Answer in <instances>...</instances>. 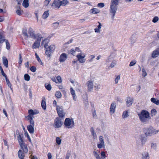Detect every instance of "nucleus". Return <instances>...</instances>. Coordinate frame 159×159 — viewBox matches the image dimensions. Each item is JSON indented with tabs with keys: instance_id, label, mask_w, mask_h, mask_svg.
<instances>
[{
	"instance_id": "nucleus-59",
	"label": "nucleus",
	"mask_w": 159,
	"mask_h": 159,
	"mask_svg": "<svg viewBox=\"0 0 159 159\" xmlns=\"http://www.w3.org/2000/svg\"><path fill=\"white\" fill-rule=\"evenodd\" d=\"M59 23L58 22H56L53 23V26L56 29L57 28L59 25Z\"/></svg>"
},
{
	"instance_id": "nucleus-17",
	"label": "nucleus",
	"mask_w": 159,
	"mask_h": 159,
	"mask_svg": "<svg viewBox=\"0 0 159 159\" xmlns=\"http://www.w3.org/2000/svg\"><path fill=\"white\" fill-rule=\"evenodd\" d=\"M34 126L29 125L27 126V129L29 131V133L31 134H33L34 132Z\"/></svg>"
},
{
	"instance_id": "nucleus-30",
	"label": "nucleus",
	"mask_w": 159,
	"mask_h": 159,
	"mask_svg": "<svg viewBox=\"0 0 159 159\" xmlns=\"http://www.w3.org/2000/svg\"><path fill=\"white\" fill-rule=\"evenodd\" d=\"M39 43L37 41L35 42L32 48L33 49L39 47L40 45Z\"/></svg>"
},
{
	"instance_id": "nucleus-1",
	"label": "nucleus",
	"mask_w": 159,
	"mask_h": 159,
	"mask_svg": "<svg viewBox=\"0 0 159 159\" xmlns=\"http://www.w3.org/2000/svg\"><path fill=\"white\" fill-rule=\"evenodd\" d=\"M138 115L142 122L146 124L148 122L150 118V114L148 111L142 110L140 113H138Z\"/></svg>"
},
{
	"instance_id": "nucleus-22",
	"label": "nucleus",
	"mask_w": 159,
	"mask_h": 159,
	"mask_svg": "<svg viewBox=\"0 0 159 159\" xmlns=\"http://www.w3.org/2000/svg\"><path fill=\"white\" fill-rule=\"evenodd\" d=\"M18 156L19 158L20 159H23L25 156L24 153L21 150H19L18 153Z\"/></svg>"
},
{
	"instance_id": "nucleus-48",
	"label": "nucleus",
	"mask_w": 159,
	"mask_h": 159,
	"mask_svg": "<svg viewBox=\"0 0 159 159\" xmlns=\"http://www.w3.org/2000/svg\"><path fill=\"white\" fill-rule=\"evenodd\" d=\"M6 45V48L7 49L9 50L10 49V44L7 40H6L5 41Z\"/></svg>"
},
{
	"instance_id": "nucleus-46",
	"label": "nucleus",
	"mask_w": 159,
	"mask_h": 159,
	"mask_svg": "<svg viewBox=\"0 0 159 159\" xmlns=\"http://www.w3.org/2000/svg\"><path fill=\"white\" fill-rule=\"evenodd\" d=\"M35 55L36 56V57L37 59V60H38V61L40 63L41 65L42 64V62L41 61V60L40 59V58L39 57V56L37 55V53H35Z\"/></svg>"
},
{
	"instance_id": "nucleus-34",
	"label": "nucleus",
	"mask_w": 159,
	"mask_h": 159,
	"mask_svg": "<svg viewBox=\"0 0 159 159\" xmlns=\"http://www.w3.org/2000/svg\"><path fill=\"white\" fill-rule=\"evenodd\" d=\"M129 116L128 115V112L127 111H125L123 112L122 114V117L125 119L128 117Z\"/></svg>"
},
{
	"instance_id": "nucleus-43",
	"label": "nucleus",
	"mask_w": 159,
	"mask_h": 159,
	"mask_svg": "<svg viewBox=\"0 0 159 159\" xmlns=\"http://www.w3.org/2000/svg\"><path fill=\"white\" fill-rule=\"evenodd\" d=\"M68 53L69 54H72L74 56L75 55V52L74 49H72L68 51Z\"/></svg>"
},
{
	"instance_id": "nucleus-28",
	"label": "nucleus",
	"mask_w": 159,
	"mask_h": 159,
	"mask_svg": "<svg viewBox=\"0 0 159 159\" xmlns=\"http://www.w3.org/2000/svg\"><path fill=\"white\" fill-rule=\"evenodd\" d=\"M151 101L156 105L159 104V100L157 99L154 98H152L151 99Z\"/></svg>"
},
{
	"instance_id": "nucleus-4",
	"label": "nucleus",
	"mask_w": 159,
	"mask_h": 159,
	"mask_svg": "<svg viewBox=\"0 0 159 159\" xmlns=\"http://www.w3.org/2000/svg\"><path fill=\"white\" fill-rule=\"evenodd\" d=\"M64 123L66 127L68 128H72L74 127V122L73 119L66 118Z\"/></svg>"
},
{
	"instance_id": "nucleus-58",
	"label": "nucleus",
	"mask_w": 159,
	"mask_h": 159,
	"mask_svg": "<svg viewBox=\"0 0 159 159\" xmlns=\"http://www.w3.org/2000/svg\"><path fill=\"white\" fill-rule=\"evenodd\" d=\"M0 70L1 71V73L2 75L4 77L6 76V75L4 72V71H3L2 67L1 66H0Z\"/></svg>"
},
{
	"instance_id": "nucleus-60",
	"label": "nucleus",
	"mask_w": 159,
	"mask_h": 159,
	"mask_svg": "<svg viewBox=\"0 0 159 159\" xmlns=\"http://www.w3.org/2000/svg\"><path fill=\"white\" fill-rule=\"evenodd\" d=\"M120 75H118L115 79V84H116L118 83V80H120Z\"/></svg>"
},
{
	"instance_id": "nucleus-23",
	"label": "nucleus",
	"mask_w": 159,
	"mask_h": 159,
	"mask_svg": "<svg viewBox=\"0 0 159 159\" xmlns=\"http://www.w3.org/2000/svg\"><path fill=\"white\" fill-rule=\"evenodd\" d=\"M70 93L73 96V98L75 101L76 100V97L75 94V92L72 88H70Z\"/></svg>"
},
{
	"instance_id": "nucleus-54",
	"label": "nucleus",
	"mask_w": 159,
	"mask_h": 159,
	"mask_svg": "<svg viewBox=\"0 0 159 159\" xmlns=\"http://www.w3.org/2000/svg\"><path fill=\"white\" fill-rule=\"evenodd\" d=\"M159 20V18L157 16H155L152 19V21L154 23H156Z\"/></svg>"
},
{
	"instance_id": "nucleus-53",
	"label": "nucleus",
	"mask_w": 159,
	"mask_h": 159,
	"mask_svg": "<svg viewBox=\"0 0 159 159\" xmlns=\"http://www.w3.org/2000/svg\"><path fill=\"white\" fill-rule=\"evenodd\" d=\"M99 143H104V142L103 139V137L102 136H100L99 137Z\"/></svg>"
},
{
	"instance_id": "nucleus-55",
	"label": "nucleus",
	"mask_w": 159,
	"mask_h": 159,
	"mask_svg": "<svg viewBox=\"0 0 159 159\" xmlns=\"http://www.w3.org/2000/svg\"><path fill=\"white\" fill-rule=\"evenodd\" d=\"M48 40L47 39H45L42 42V44H44V46L45 44L48 45Z\"/></svg>"
},
{
	"instance_id": "nucleus-45",
	"label": "nucleus",
	"mask_w": 159,
	"mask_h": 159,
	"mask_svg": "<svg viewBox=\"0 0 159 159\" xmlns=\"http://www.w3.org/2000/svg\"><path fill=\"white\" fill-rule=\"evenodd\" d=\"M101 158H102L105 159L106 157V154L105 152L103 151H102L101 152Z\"/></svg>"
},
{
	"instance_id": "nucleus-7",
	"label": "nucleus",
	"mask_w": 159,
	"mask_h": 159,
	"mask_svg": "<svg viewBox=\"0 0 159 159\" xmlns=\"http://www.w3.org/2000/svg\"><path fill=\"white\" fill-rule=\"evenodd\" d=\"M85 54H82L81 53L78 54L76 56V57L78 59V60L80 63H84L86 59H84L85 57Z\"/></svg>"
},
{
	"instance_id": "nucleus-52",
	"label": "nucleus",
	"mask_w": 159,
	"mask_h": 159,
	"mask_svg": "<svg viewBox=\"0 0 159 159\" xmlns=\"http://www.w3.org/2000/svg\"><path fill=\"white\" fill-rule=\"evenodd\" d=\"M57 143L59 145L61 144V140L60 139V138L59 137H57L56 139Z\"/></svg>"
},
{
	"instance_id": "nucleus-63",
	"label": "nucleus",
	"mask_w": 159,
	"mask_h": 159,
	"mask_svg": "<svg viewBox=\"0 0 159 159\" xmlns=\"http://www.w3.org/2000/svg\"><path fill=\"white\" fill-rule=\"evenodd\" d=\"M22 33L23 34L26 36V37H28V35L27 33V30H23L22 31Z\"/></svg>"
},
{
	"instance_id": "nucleus-47",
	"label": "nucleus",
	"mask_w": 159,
	"mask_h": 159,
	"mask_svg": "<svg viewBox=\"0 0 159 159\" xmlns=\"http://www.w3.org/2000/svg\"><path fill=\"white\" fill-rule=\"evenodd\" d=\"M57 83H60L61 82V79L60 76H58L56 78Z\"/></svg>"
},
{
	"instance_id": "nucleus-51",
	"label": "nucleus",
	"mask_w": 159,
	"mask_h": 159,
	"mask_svg": "<svg viewBox=\"0 0 159 159\" xmlns=\"http://www.w3.org/2000/svg\"><path fill=\"white\" fill-rule=\"evenodd\" d=\"M142 75L143 76L145 77L147 75V73L146 72L144 68H143L142 69Z\"/></svg>"
},
{
	"instance_id": "nucleus-27",
	"label": "nucleus",
	"mask_w": 159,
	"mask_h": 159,
	"mask_svg": "<svg viewBox=\"0 0 159 159\" xmlns=\"http://www.w3.org/2000/svg\"><path fill=\"white\" fill-rule=\"evenodd\" d=\"M90 131L93 137V138L95 139L97 138V136L96 133L95 132L94 129L93 127H91L90 129Z\"/></svg>"
},
{
	"instance_id": "nucleus-11",
	"label": "nucleus",
	"mask_w": 159,
	"mask_h": 159,
	"mask_svg": "<svg viewBox=\"0 0 159 159\" xmlns=\"http://www.w3.org/2000/svg\"><path fill=\"white\" fill-rule=\"evenodd\" d=\"M141 159H150L149 153L148 152H143L141 154Z\"/></svg>"
},
{
	"instance_id": "nucleus-10",
	"label": "nucleus",
	"mask_w": 159,
	"mask_h": 159,
	"mask_svg": "<svg viewBox=\"0 0 159 159\" xmlns=\"http://www.w3.org/2000/svg\"><path fill=\"white\" fill-rule=\"evenodd\" d=\"M60 3L61 1L59 0H54L52 6L53 8H59L61 6Z\"/></svg>"
},
{
	"instance_id": "nucleus-36",
	"label": "nucleus",
	"mask_w": 159,
	"mask_h": 159,
	"mask_svg": "<svg viewBox=\"0 0 159 159\" xmlns=\"http://www.w3.org/2000/svg\"><path fill=\"white\" fill-rule=\"evenodd\" d=\"M131 41L132 43H134L136 41V37L134 35H133L131 37Z\"/></svg>"
},
{
	"instance_id": "nucleus-56",
	"label": "nucleus",
	"mask_w": 159,
	"mask_h": 159,
	"mask_svg": "<svg viewBox=\"0 0 159 159\" xmlns=\"http://www.w3.org/2000/svg\"><path fill=\"white\" fill-rule=\"evenodd\" d=\"M70 155V152L68 151L66 153L65 159H69Z\"/></svg>"
},
{
	"instance_id": "nucleus-2",
	"label": "nucleus",
	"mask_w": 159,
	"mask_h": 159,
	"mask_svg": "<svg viewBox=\"0 0 159 159\" xmlns=\"http://www.w3.org/2000/svg\"><path fill=\"white\" fill-rule=\"evenodd\" d=\"M144 131L146 136H151L156 134L159 131L158 130H156L152 126L145 128Z\"/></svg>"
},
{
	"instance_id": "nucleus-9",
	"label": "nucleus",
	"mask_w": 159,
	"mask_h": 159,
	"mask_svg": "<svg viewBox=\"0 0 159 159\" xmlns=\"http://www.w3.org/2000/svg\"><path fill=\"white\" fill-rule=\"evenodd\" d=\"M140 139L141 141V144L142 145H143L146 141L147 139L144 136L141 135H139L136 137V140L138 141Z\"/></svg>"
},
{
	"instance_id": "nucleus-41",
	"label": "nucleus",
	"mask_w": 159,
	"mask_h": 159,
	"mask_svg": "<svg viewBox=\"0 0 159 159\" xmlns=\"http://www.w3.org/2000/svg\"><path fill=\"white\" fill-rule=\"evenodd\" d=\"M24 77L25 80L27 81H29L30 80V76L28 74H25L24 76Z\"/></svg>"
},
{
	"instance_id": "nucleus-40",
	"label": "nucleus",
	"mask_w": 159,
	"mask_h": 159,
	"mask_svg": "<svg viewBox=\"0 0 159 159\" xmlns=\"http://www.w3.org/2000/svg\"><path fill=\"white\" fill-rule=\"evenodd\" d=\"M97 147L99 149L102 148H104L105 143H98L97 144Z\"/></svg>"
},
{
	"instance_id": "nucleus-35",
	"label": "nucleus",
	"mask_w": 159,
	"mask_h": 159,
	"mask_svg": "<svg viewBox=\"0 0 159 159\" xmlns=\"http://www.w3.org/2000/svg\"><path fill=\"white\" fill-rule=\"evenodd\" d=\"M93 155L96 159H98L100 158L99 154H98L96 151H94L93 152Z\"/></svg>"
},
{
	"instance_id": "nucleus-18",
	"label": "nucleus",
	"mask_w": 159,
	"mask_h": 159,
	"mask_svg": "<svg viewBox=\"0 0 159 159\" xmlns=\"http://www.w3.org/2000/svg\"><path fill=\"white\" fill-rule=\"evenodd\" d=\"M29 34L31 38H37V36H35L36 35H35L32 29L31 28H30L29 29Z\"/></svg>"
},
{
	"instance_id": "nucleus-12",
	"label": "nucleus",
	"mask_w": 159,
	"mask_h": 159,
	"mask_svg": "<svg viewBox=\"0 0 159 159\" xmlns=\"http://www.w3.org/2000/svg\"><path fill=\"white\" fill-rule=\"evenodd\" d=\"M87 84L88 86V91H92L93 87V82L91 80L87 82Z\"/></svg>"
},
{
	"instance_id": "nucleus-24",
	"label": "nucleus",
	"mask_w": 159,
	"mask_h": 159,
	"mask_svg": "<svg viewBox=\"0 0 159 159\" xmlns=\"http://www.w3.org/2000/svg\"><path fill=\"white\" fill-rule=\"evenodd\" d=\"M45 98H43L41 102V107L44 110H45L46 108V103L45 100Z\"/></svg>"
},
{
	"instance_id": "nucleus-49",
	"label": "nucleus",
	"mask_w": 159,
	"mask_h": 159,
	"mask_svg": "<svg viewBox=\"0 0 159 159\" xmlns=\"http://www.w3.org/2000/svg\"><path fill=\"white\" fill-rule=\"evenodd\" d=\"M136 62L135 60H133L132 61H131L130 64H129V66H134L135 64H136Z\"/></svg>"
},
{
	"instance_id": "nucleus-14",
	"label": "nucleus",
	"mask_w": 159,
	"mask_h": 159,
	"mask_svg": "<svg viewBox=\"0 0 159 159\" xmlns=\"http://www.w3.org/2000/svg\"><path fill=\"white\" fill-rule=\"evenodd\" d=\"M116 106V104L115 103L112 102L111 104L110 108V113L111 114H113L114 113Z\"/></svg>"
},
{
	"instance_id": "nucleus-3",
	"label": "nucleus",
	"mask_w": 159,
	"mask_h": 159,
	"mask_svg": "<svg viewBox=\"0 0 159 159\" xmlns=\"http://www.w3.org/2000/svg\"><path fill=\"white\" fill-rule=\"evenodd\" d=\"M45 54L48 57H50L51 54L54 52L55 47L53 45L48 46V45L45 44L44 46Z\"/></svg>"
},
{
	"instance_id": "nucleus-8",
	"label": "nucleus",
	"mask_w": 159,
	"mask_h": 159,
	"mask_svg": "<svg viewBox=\"0 0 159 159\" xmlns=\"http://www.w3.org/2000/svg\"><path fill=\"white\" fill-rule=\"evenodd\" d=\"M62 123L60 118L57 117L55 119L54 121L53 126L55 128H59L61 127Z\"/></svg>"
},
{
	"instance_id": "nucleus-32",
	"label": "nucleus",
	"mask_w": 159,
	"mask_h": 159,
	"mask_svg": "<svg viewBox=\"0 0 159 159\" xmlns=\"http://www.w3.org/2000/svg\"><path fill=\"white\" fill-rule=\"evenodd\" d=\"M49 14L48 11H46L44 12L42 16V17L44 19H46L48 16Z\"/></svg>"
},
{
	"instance_id": "nucleus-42",
	"label": "nucleus",
	"mask_w": 159,
	"mask_h": 159,
	"mask_svg": "<svg viewBox=\"0 0 159 159\" xmlns=\"http://www.w3.org/2000/svg\"><path fill=\"white\" fill-rule=\"evenodd\" d=\"M55 96L57 98H60L61 97V94L60 91H57L55 93Z\"/></svg>"
},
{
	"instance_id": "nucleus-50",
	"label": "nucleus",
	"mask_w": 159,
	"mask_h": 159,
	"mask_svg": "<svg viewBox=\"0 0 159 159\" xmlns=\"http://www.w3.org/2000/svg\"><path fill=\"white\" fill-rule=\"evenodd\" d=\"M151 115L152 116L155 115L157 113V111L156 109H153L151 110Z\"/></svg>"
},
{
	"instance_id": "nucleus-25",
	"label": "nucleus",
	"mask_w": 159,
	"mask_h": 159,
	"mask_svg": "<svg viewBox=\"0 0 159 159\" xmlns=\"http://www.w3.org/2000/svg\"><path fill=\"white\" fill-rule=\"evenodd\" d=\"M29 113L30 115L33 116L38 114L39 113V112L36 110L34 111L33 110L30 109L29 111Z\"/></svg>"
},
{
	"instance_id": "nucleus-62",
	"label": "nucleus",
	"mask_w": 159,
	"mask_h": 159,
	"mask_svg": "<svg viewBox=\"0 0 159 159\" xmlns=\"http://www.w3.org/2000/svg\"><path fill=\"white\" fill-rule=\"evenodd\" d=\"M104 6V4L103 3H98V7L100 8H102Z\"/></svg>"
},
{
	"instance_id": "nucleus-31",
	"label": "nucleus",
	"mask_w": 159,
	"mask_h": 159,
	"mask_svg": "<svg viewBox=\"0 0 159 159\" xmlns=\"http://www.w3.org/2000/svg\"><path fill=\"white\" fill-rule=\"evenodd\" d=\"M6 40L3 36V33L0 32V43H2L5 41H6Z\"/></svg>"
},
{
	"instance_id": "nucleus-61",
	"label": "nucleus",
	"mask_w": 159,
	"mask_h": 159,
	"mask_svg": "<svg viewBox=\"0 0 159 159\" xmlns=\"http://www.w3.org/2000/svg\"><path fill=\"white\" fill-rule=\"evenodd\" d=\"M25 136L26 137H27V138H28V139L29 141L30 142H31V139H30V136L29 135L28 133H25Z\"/></svg>"
},
{
	"instance_id": "nucleus-39",
	"label": "nucleus",
	"mask_w": 159,
	"mask_h": 159,
	"mask_svg": "<svg viewBox=\"0 0 159 159\" xmlns=\"http://www.w3.org/2000/svg\"><path fill=\"white\" fill-rule=\"evenodd\" d=\"M68 3V2L67 0H62L61 1V6H66L67 4Z\"/></svg>"
},
{
	"instance_id": "nucleus-16",
	"label": "nucleus",
	"mask_w": 159,
	"mask_h": 159,
	"mask_svg": "<svg viewBox=\"0 0 159 159\" xmlns=\"http://www.w3.org/2000/svg\"><path fill=\"white\" fill-rule=\"evenodd\" d=\"M133 99L130 97L127 98L126 100V105L127 107H130L133 104Z\"/></svg>"
},
{
	"instance_id": "nucleus-29",
	"label": "nucleus",
	"mask_w": 159,
	"mask_h": 159,
	"mask_svg": "<svg viewBox=\"0 0 159 159\" xmlns=\"http://www.w3.org/2000/svg\"><path fill=\"white\" fill-rule=\"evenodd\" d=\"M29 0H24L23 2V6L25 8H27L29 6Z\"/></svg>"
},
{
	"instance_id": "nucleus-6",
	"label": "nucleus",
	"mask_w": 159,
	"mask_h": 159,
	"mask_svg": "<svg viewBox=\"0 0 159 159\" xmlns=\"http://www.w3.org/2000/svg\"><path fill=\"white\" fill-rule=\"evenodd\" d=\"M56 109L57 114L60 117L63 118L64 116L63 108L62 106H57Z\"/></svg>"
},
{
	"instance_id": "nucleus-44",
	"label": "nucleus",
	"mask_w": 159,
	"mask_h": 159,
	"mask_svg": "<svg viewBox=\"0 0 159 159\" xmlns=\"http://www.w3.org/2000/svg\"><path fill=\"white\" fill-rule=\"evenodd\" d=\"M151 148L154 150L157 148V144L156 143H152L151 144Z\"/></svg>"
},
{
	"instance_id": "nucleus-15",
	"label": "nucleus",
	"mask_w": 159,
	"mask_h": 159,
	"mask_svg": "<svg viewBox=\"0 0 159 159\" xmlns=\"http://www.w3.org/2000/svg\"><path fill=\"white\" fill-rule=\"evenodd\" d=\"M159 55V48L154 50L152 54V57L153 58L157 57Z\"/></svg>"
},
{
	"instance_id": "nucleus-21",
	"label": "nucleus",
	"mask_w": 159,
	"mask_h": 159,
	"mask_svg": "<svg viewBox=\"0 0 159 159\" xmlns=\"http://www.w3.org/2000/svg\"><path fill=\"white\" fill-rule=\"evenodd\" d=\"M2 61L4 65L6 68L8 67V61L7 58L5 57H2Z\"/></svg>"
},
{
	"instance_id": "nucleus-64",
	"label": "nucleus",
	"mask_w": 159,
	"mask_h": 159,
	"mask_svg": "<svg viewBox=\"0 0 159 159\" xmlns=\"http://www.w3.org/2000/svg\"><path fill=\"white\" fill-rule=\"evenodd\" d=\"M36 67L34 66H32L30 68V70L33 72H35L36 71Z\"/></svg>"
},
{
	"instance_id": "nucleus-38",
	"label": "nucleus",
	"mask_w": 159,
	"mask_h": 159,
	"mask_svg": "<svg viewBox=\"0 0 159 159\" xmlns=\"http://www.w3.org/2000/svg\"><path fill=\"white\" fill-rule=\"evenodd\" d=\"M36 36H37V38H36L37 39V41L38 42L40 43L41 40L42 38H43L42 37L40 36V35L39 34H38L36 35Z\"/></svg>"
},
{
	"instance_id": "nucleus-5",
	"label": "nucleus",
	"mask_w": 159,
	"mask_h": 159,
	"mask_svg": "<svg viewBox=\"0 0 159 159\" xmlns=\"http://www.w3.org/2000/svg\"><path fill=\"white\" fill-rule=\"evenodd\" d=\"M117 6L110 5L109 11L110 13L112 15V18L113 20L114 19V17L117 10Z\"/></svg>"
},
{
	"instance_id": "nucleus-26",
	"label": "nucleus",
	"mask_w": 159,
	"mask_h": 159,
	"mask_svg": "<svg viewBox=\"0 0 159 159\" xmlns=\"http://www.w3.org/2000/svg\"><path fill=\"white\" fill-rule=\"evenodd\" d=\"M120 0H111L110 5L117 6L119 4V2Z\"/></svg>"
},
{
	"instance_id": "nucleus-57",
	"label": "nucleus",
	"mask_w": 159,
	"mask_h": 159,
	"mask_svg": "<svg viewBox=\"0 0 159 159\" xmlns=\"http://www.w3.org/2000/svg\"><path fill=\"white\" fill-rule=\"evenodd\" d=\"M19 61L18 62V63L19 64H21L22 62V58L21 57V54H19Z\"/></svg>"
},
{
	"instance_id": "nucleus-33",
	"label": "nucleus",
	"mask_w": 159,
	"mask_h": 159,
	"mask_svg": "<svg viewBox=\"0 0 159 159\" xmlns=\"http://www.w3.org/2000/svg\"><path fill=\"white\" fill-rule=\"evenodd\" d=\"M91 10L92 12V13L94 14L98 13L100 12L99 10L96 8H93Z\"/></svg>"
},
{
	"instance_id": "nucleus-20",
	"label": "nucleus",
	"mask_w": 159,
	"mask_h": 159,
	"mask_svg": "<svg viewBox=\"0 0 159 159\" xmlns=\"http://www.w3.org/2000/svg\"><path fill=\"white\" fill-rule=\"evenodd\" d=\"M17 134L18 135L17 139L20 145L25 143L23 141L22 138L19 133L18 134Z\"/></svg>"
},
{
	"instance_id": "nucleus-19",
	"label": "nucleus",
	"mask_w": 159,
	"mask_h": 159,
	"mask_svg": "<svg viewBox=\"0 0 159 159\" xmlns=\"http://www.w3.org/2000/svg\"><path fill=\"white\" fill-rule=\"evenodd\" d=\"M20 146L24 152H27L28 151L27 147V145L25 144V143L21 144Z\"/></svg>"
},
{
	"instance_id": "nucleus-13",
	"label": "nucleus",
	"mask_w": 159,
	"mask_h": 159,
	"mask_svg": "<svg viewBox=\"0 0 159 159\" xmlns=\"http://www.w3.org/2000/svg\"><path fill=\"white\" fill-rule=\"evenodd\" d=\"M67 55L65 53H62L61 54L59 57V61L61 62H63L66 61L67 58Z\"/></svg>"
},
{
	"instance_id": "nucleus-37",
	"label": "nucleus",
	"mask_w": 159,
	"mask_h": 159,
	"mask_svg": "<svg viewBox=\"0 0 159 159\" xmlns=\"http://www.w3.org/2000/svg\"><path fill=\"white\" fill-rule=\"evenodd\" d=\"M48 91H50L52 87L50 84H45L44 85Z\"/></svg>"
}]
</instances>
